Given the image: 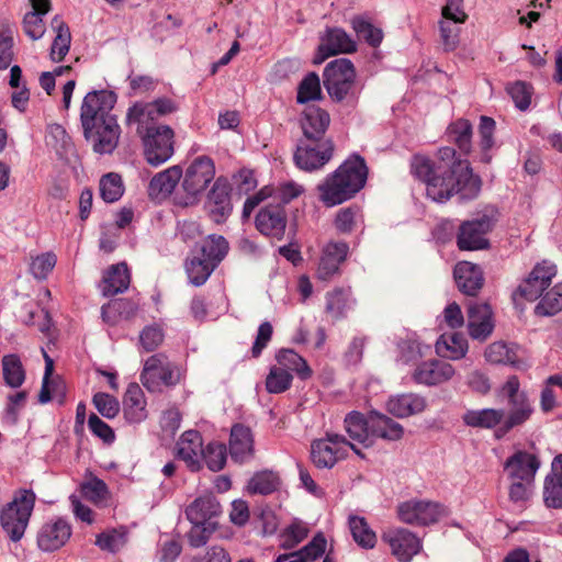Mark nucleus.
Masks as SVG:
<instances>
[{"mask_svg":"<svg viewBox=\"0 0 562 562\" xmlns=\"http://www.w3.org/2000/svg\"><path fill=\"white\" fill-rule=\"evenodd\" d=\"M203 440L199 431H184L177 442V456L192 472L202 468Z\"/></svg>","mask_w":562,"mask_h":562,"instance_id":"nucleus-23","label":"nucleus"},{"mask_svg":"<svg viewBox=\"0 0 562 562\" xmlns=\"http://www.w3.org/2000/svg\"><path fill=\"white\" fill-rule=\"evenodd\" d=\"M231 458L243 463L254 456V438L250 428L236 424L232 427L229 437Z\"/></svg>","mask_w":562,"mask_h":562,"instance_id":"nucleus-26","label":"nucleus"},{"mask_svg":"<svg viewBox=\"0 0 562 562\" xmlns=\"http://www.w3.org/2000/svg\"><path fill=\"white\" fill-rule=\"evenodd\" d=\"M518 348L515 345H507L503 341H495L487 346L484 356L486 361L494 364H510L517 369L522 368L524 362L517 353Z\"/></svg>","mask_w":562,"mask_h":562,"instance_id":"nucleus-36","label":"nucleus"},{"mask_svg":"<svg viewBox=\"0 0 562 562\" xmlns=\"http://www.w3.org/2000/svg\"><path fill=\"white\" fill-rule=\"evenodd\" d=\"M438 159V170L453 181V194H460L463 200H473L480 194L482 181L479 176L473 175L467 159L457 158L456 150L451 147L440 148Z\"/></svg>","mask_w":562,"mask_h":562,"instance_id":"nucleus-4","label":"nucleus"},{"mask_svg":"<svg viewBox=\"0 0 562 562\" xmlns=\"http://www.w3.org/2000/svg\"><path fill=\"white\" fill-rule=\"evenodd\" d=\"M382 540L390 546L392 554L400 562H409L423 548L420 539L405 528H391L384 531Z\"/></svg>","mask_w":562,"mask_h":562,"instance_id":"nucleus-15","label":"nucleus"},{"mask_svg":"<svg viewBox=\"0 0 562 562\" xmlns=\"http://www.w3.org/2000/svg\"><path fill=\"white\" fill-rule=\"evenodd\" d=\"M448 136L465 155L471 151L472 125L468 120L460 119L448 127Z\"/></svg>","mask_w":562,"mask_h":562,"instance_id":"nucleus-45","label":"nucleus"},{"mask_svg":"<svg viewBox=\"0 0 562 562\" xmlns=\"http://www.w3.org/2000/svg\"><path fill=\"white\" fill-rule=\"evenodd\" d=\"M351 26L357 33L358 38L364 40L369 45L376 47L381 44L383 33L380 29L373 26L369 21L362 16H355L351 20Z\"/></svg>","mask_w":562,"mask_h":562,"instance_id":"nucleus-49","label":"nucleus"},{"mask_svg":"<svg viewBox=\"0 0 562 562\" xmlns=\"http://www.w3.org/2000/svg\"><path fill=\"white\" fill-rule=\"evenodd\" d=\"M217 529L216 521H209L203 524H192L187 537L189 544L193 548H200L204 546L211 535Z\"/></svg>","mask_w":562,"mask_h":562,"instance_id":"nucleus-56","label":"nucleus"},{"mask_svg":"<svg viewBox=\"0 0 562 562\" xmlns=\"http://www.w3.org/2000/svg\"><path fill=\"white\" fill-rule=\"evenodd\" d=\"M307 528L302 524H292L281 536V547L284 549L294 548L307 536Z\"/></svg>","mask_w":562,"mask_h":562,"instance_id":"nucleus-62","label":"nucleus"},{"mask_svg":"<svg viewBox=\"0 0 562 562\" xmlns=\"http://www.w3.org/2000/svg\"><path fill=\"white\" fill-rule=\"evenodd\" d=\"M57 258L54 252H45L32 259L30 271L36 279H46L54 269Z\"/></svg>","mask_w":562,"mask_h":562,"instance_id":"nucleus-60","label":"nucleus"},{"mask_svg":"<svg viewBox=\"0 0 562 562\" xmlns=\"http://www.w3.org/2000/svg\"><path fill=\"white\" fill-rule=\"evenodd\" d=\"M345 430L349 436V441L362 445L364 448L373 446L371 437V425H369V415L364 416L360 412H350L344 419Z\"/></svg>","mask_w":562,"mask_h":562,"instance_id":"nucleus-27","label":"nucleus"},{"mask_svg":"<svg viewBox=\"0 0 562 562\" xmlns=\"http://www.w3.org/2000/svg\"><path fill=\"white\" fill-rule=\"evenodd\" d=\"M347 297L341 289H337L326 296V313L333 321H338L345 316Z\"/></svg>","mask_w":562,"mask_h":562,"instance_id":"nucleus-61","label":"nucleus"},{"mask_svg":"<svg viewBox=\"0 0 562 562\" xmlns=\"http://www.w3.org/2000/svg\"><path fill=\"white\" fill-rule=\"evenodd\" d=\"M176 110L172 100L159 98L153 102H136L127 111V124L135 126L144 145L145 158L154 167L162 165L173 155L175 132L168 125L157 124V121Z\"/></svg>","mask_w":562,"mask_h":562,"instance_id":"nucleus-1","label":"nucleus"},{"mask_svg":"<svg viewBox=\"0 0 562 562\" xmlns=\"http://www.w3.org/2000/svg\"><path fill=\"white\" fill-rule=\"evenodd\" d=\"M35 501L36 495L32 490L21 488L15 492L12 501L1 509V527L13 542L21 540L24 536Z\"/></svg>","mask_w":562,"mask_h":562,"instance_id":"nucleus-5","label":"nucleus"},{"mask_svg":"<svg viewBox=\"0 0 562 562\" xmlns=\"http://www.w3.org/2000/svg\"><path fill=\"white\" fill-rule=\"evenodd\" d=\"M493 226V217L486 214L461 223L457 235L458 248L468 251L487 249L490 247L487 234Z\"/></svg>","mask_w":562,"mask_h":562,"instance_id":"nucleus-13","label":"nucleus"},{"mask_svg":"<svg viewBox=\"0 0 562 562\" xmlns=\"http://www.w3.org/2000/svg\"><path fill=\"white\" fill-rule=\"evenodd\" d=\"M116 102L112 91L98 90L87 93L81 104L80 120L85 137L98 154H111L117 146L120 126L111 114Z\"/></svg>","mask_w":562,"mask_h":562,"instance_id":"nucleus-2","label":"nucleus"},{"mask_svg":"<svg viewBox=\"0 0 562 562\" xmlns=\"http://www.w3.org/2000/svg\"><path fill=\"white\" fill-rule=\"evenodd\" d=\"M52 26L56 31V36L50 47V58L53 61H60L69 52L71 35L67 24L55 16Z\"/></svg>","mask_w":562,"mask_h":562,"instance_id":"nucleus-38","label":"nucleus"},{"mask_svg":"<svg viewBox=\"0 0 562 562\" xmlns=\"http://www.w3.org/2000/svg\"><path fill=\"white\" fill-rule=\"evenodd\" d=\"M2 373L7 385L19 387L25 380V370L18 355H5L2 358Z\"/></svg>","mask_w":562,"mask_h":562,"instance_id":"nucleus-43","label":"nucleus"},{"mask_svg":"<svg viewBox=\"0 0 562 562\" xmlns=\"http://www.w3.org/2000/svg\"><path fill=\"white\" fill-rule=\"evenodd\" d=\"M100 195L106 203H113L121 199L124 186L120 175L110 172L100 179Z\"/></svg>","mask_w":562,"mask_h":562,"instance_id":"nucleus-47","label":"nucleus"},{"mask_svg":"<svg viewBox=\"0 0 562 562\" xmlns=\"http://www.w3.org/2000/svg\"><path fill=\"white\" fill-rule=\"evenodd\" d=\"M130 273L125 263L112 266L104 274L102 282V294L114 296L127 290L130 285Z\"/></svg>","mask_w":562,"mask_h":562,"instance_id":"nucleus-35","label":"nucleus"},{"mask_svg":"<svg viewBox=\"0 0 562 562\" xmlns=\"http://www.w3.org/2000/svg\"><path fill=\"white\" fill-rule=\"evenodd\" d=\"M215 268L214 263L209 262L200 255L188 259L186 263L189 281L195 286L204 284Z\"/></svg>","mask_w":562,"mask_h":562,"instance_id":"nucleus-42","label":"nucleus"},{"mask_svg":"<svg viewBox=\"0 0 562 562\" xmlns=\"http://www.w3.org/2000/svg\"><path fill=\"white\" fill-rule=\"evenodd\" d=\"M356 69L353 64L347 58H338L329 64L323 72L324 87L335 102L356 104L358 94L355 91Z\"/></svg>","mask_w":562,"mask_h":562,"instance_id":"nucleus-6","label":"nucleus"},{"mask_svg":"<svg viewBox=\"0 0 562 562\" xmlns=\"http://www.w3.org/2000/svg\"><path fill=\"white\" fill-rule=\"evenodd\" d=\"M463 23L445 18L439 22L440 37L446 50H454L458 47L460 36L459 24Z\"/></svg>","mask_w":562,"mask_h":562,"instance_id":"nucleus-55","label":"nucleus"},{"mask_svg":"<svg viewBox=\"0 0 562 562\" xmlns=\"http://www.w3.org/2000/svg\"><path fill=\"white\" fill-rule=\"evenodd\" d=\"M456 370L450 363L432 359L416 367L413 380L418 384L430 386L445 383L451 380Z\"/></svg>","mask_w":562,"mask_h":562,"instance_id":"nucleus-22","label":"nucleus"},{"mask_svg":"<svg viewBox=\"0 0 562 562\" xmlns=\"http://www.w3.org/2000/svg\"><path fill=\"white\" fill-rule=\"evenodd\" d=\"M415 177L426 183L427 196L438 203H445L453 196V181L446 178L428 157L415 155L411 162Z\"/></svg>","mask_w":562,"mask_h":562,"instance_id":"nucleus-9","label":"nucleus"},{"mask_svg":"<svg viewBox=\"0 0 562 562\" xmlns=\"http://www.w3.org/2000/svg\"><path fill=\"white\" fill-rule=\"evenodd\" d=\"M215 165L207 156H199L188 166L182 181L186 192L184 205L193 204L214 180Z\"/></svg>","mask_w":562,"mask_h":562,"instance_id":"nucleus-10","label":"nucleus"},{"mask_svg":"<svg viewBox=\"0 0 562 562\" xmlns=\"http://www.w3.org/2000/svg\"><path fill=\"white\" fill-rule=\"evenodd\" d=\"M226 446L222 442H210L203 450L202 461L213 472L221 471L226 463Z\"/></svg>","mask_w":562,"mask_h":562,"instance_id":"nucleus-52","label":"nucleus"},{"mask_svg":"<svg viewBox=\"0 0 562 562\" xmlns=\"http://www.w3.org/2000/svg\"><path fill=\"white\" fill-rule=\"evenodd\" d=\"M330 124L329 113L316 105L307 106L303 112L301 126L306 140H319Z\"/></svg>","mask_w":562,"mask_h":562,"instance_id":"nucleus-25","label":"nucleus"},{"mask_svg":"<svg viewBox=\"0 0 562 562\" xmlns=\"http://www.w3.org/2000/svg\"><path fill=\"white\" fill-rule=\"evenodd\" d=\"M506 416L507 413L502 408L469 409L462 415V422L472 428H496V431L506 419Z\"/></svg>","mask_w":562,"mask_h":562,"instance_id":"nucleus-28","label":"nucleus"},{"mask_svg":"<svg viewBox=\"0 0 562 562\" xmlns=\"http://www.w3.org/2000/svg\"><path fill=\"white\" fill-rule=\"evenodd\" d=\"M495 130V121L488 116H481L480 122V146L482 149L481 160L485 164H488L492 159V156L488 154V150L494 145L493 134Z\"/></svg>","mask_w":562,"mask_h":562,"instance_id":"nucleus-54","label":"nucleus"},{"mask_svg":"<svg viewBox=\"0 0 562 562\" xmlns=\"http://www.w3.org/2000/svg\"><path fill=\"white\" fill-rule=\"evenodd\" d=\"M165 334L160 326L154 324L146 326L139 334V344L146 352L154 351L164 341Z\"/></svg>","mask_w":562,"mask_h":562,"instance_id":"nucleus-58","label":"nucleus"},{"mask_svg":"<svg viewBox=\"0 0 562 562\" xmlns=\"http://www.w3.org/2000/svg\"><path fill=\"white\" fill-rule=\"evenodd\" d=\"M426 400L414 393L391 397L386 403L387 412L398 418L419 414L426 408Z\"/></svg>","mask_w":562,"mask_h":562,"instance_id":"nucleus-32","label":"nucleus"},{"mask_svg":"<svg viewBox=\"0 0 562 562\" xmlns=\"http://www.w3.org/2000/svg\"><path fill=\"white\" fill-rule=\"evenodd\" d=\"M279 367L295 372L302 380L311 378L312 370L304 358L292 349H282L277 355Z\"/></svg>","mask_w":562,"mask_h":562,"instance_id":"nucleus-40","label":"nucleus"},{"mask_svg":"<svg viewBox=\"0 0 562 562\" xmlns=\"http://www.w3.org/2000/svg\"><path fill=\"white\" fill-rule=\"evenodd\" d=\"M319 77L315 72H310L299 85L296 101L306 103L321 98Z\"/></svg>","mask_w":562,"mask_h":562,"instance_id":"nucleus-53","label":"nucleus"},{"mask_svg":"<svg viewBox=\"0 0 562 562\" xmlns=\"http://www.w3.org/2000/svg\"><path fill=\"white\" fill-rule=\"evenodd\" d=\"M349 528L353 540L364 549H372L376 543L375 532L370 528L367 520L360 516L349 517Z\"/></svg>","mask_w":562,"mask_h":562,"instance_id":"nucleus-44","label":"nucleus"},{"mask_svg":"<svg viewBox=\"0 0 562 562\" xmlns=\"http://www.w3.org/2000/svg\"><path fill=\"white\" fill-rule=\"evenodd\" d=\"M369 425H371V437L381 438L386 441H397L404 436L403 426L389 417L387 415L371 412L369 414Z\"/></svg>","mask_w":562,"mask_h":562,"instance_id":"nucleus-29","label":"nucleus"},{"mask_svg":"<svg viewBox=\"0 0 562 562\" xmlns=\"http://www.w3.org/2000/svg\"><path fill=\"white\" fill-rule=\"evenodd\" d=\"M92 403L97 411L105 418H114L120 412L119 401L108 393L99 392L94 394Z\"/></svg>","mask_w":562,"mask_h":562,"instance_id":"nucleus-59","label":"nucleus"},{"mask_svg":"<svg viewBox=\"0 0 562 562\" xmlns=\"http://www.w3.org/2000/svg\"><path fill=\"white\" fill-rule=\"evenodd\" d=\"M292 374L282 367H272L266 378V390L271 394L283 393L292 384Z\"/></svg>","mask_w":562,"mask_h":562,"instance_id":"nucleus-48","label":"nucleus"},{"mask_svg":"<svg viewBox=\"0 0 562 562\" xmlns=\"http://www.w3.org/2000/svg\"><path fill=\"white\" fill-rule=\"evenodd\" d=\"M547 288L548 286L539 280L533 281L532 276L529 274V277L518 286L517 293L527 301H536L544 295L543 292Z\"/></svg>","mask_w":562,"mask_h":562,"instance_id":"nucleus-63","label":"nucleus"},{"mask_svg":"<svg viewBox=\"0 0 562 562\" xmlns=\"http://www.w3.org/2000/svg\"><path fill=\"white\" fill-rule=\"evenodd\" d=\"M367 176L364 159L359 155H351L318 184L319 200L326 206H335L351 199L363 188Z\"/></svg>","mask_w":562,"mask_h":562,"instance_id":"nucleus-3","label":"nucleus"},{"mask_svg":"<svg viewBox=\"0 0 562 562\" xmlns=\"http://www.w3.org/2000/svg\"><path fill=\"white\" fill-rule=\"evenodd\" d=\"M349 450H352L360 458H364L361 449L345 436L327 432L324 438L312 442L311 459L318 469H331L338 461L348 457Z\"/></svg>","mask_w":562,"mask_h":562,"instance_id":"nucleus-8","label":"nucleus"},{"mask_svg":"<svg viewBox=\"0 0 562 562\" xmlns=\"http://www.w3.org/2000/svg\"><path fill=\"white\" fill-rule=\"evenodd\" d=\"M71 536L70 526L63 519L47 522L37 533V544L43 551L52 552L60 549Z\"/></svg>","mask_w":562,"mask_h":562,"instance_id":"nucleus-24","label":"nucleus"},{"mask_svg":"<svg viewBox=\"0 0 562 562\" xmlns=\"http://www.w3.org/2000/svg\"><path fill=\"white\" fill-rule=\"evenodd\" d=\"M231 184L224 177H218L207 194V206L211 217L216 223H223L232 213Z\"/></svg>","mask_w":562,"mask_h":562,"instance_id":"nucleus-19","label":"nucleus"},{"mask_svg":"<svg viewBox=\"0 0 562 562\" xmlns=\"http://www.w3.org/2000/svg\"><path fill=\"white\" fill-rule=\"evenodd\" d=\"M325 549L326 539L322 533H317L310 543L296 552L301 553V557L304 558L305 562H307L314 561L322 557L325 552Z\"/></svg>","mask_w":562,"mask_h":562,"instance_id":"nucleus-64","label":"nucleus"},{"mask_svg":"<svg viewBox=\"0 0 562 562\" xmlns=\"http://www.w3.org/2000/svg\"><path fill=\"white\" fill-rule=\"evenodd\" d=\"M447 514L446 507L437 502L411 499L397 507V515L402 522L416 526L436 524Z\"/></svg>","mask_w":562,"mask_h":562,"instance_id":"nucleus-14","label":"nucleus"},{"mask_svg":"<svg viewBox=\"0 0 562 562\" xmlns=\"http://www.w3.org/2000/svg\"><path fill=\"white\" fill-rule=\"evenodd\" d=\"M124 415L131 423H140L147 417L146 400L137 383H131L123 398Z\"/></svg>","mask_w":562,"mask_h":562,"instance_id":"nucleus-34","label":"nucleus"},{"mask_svg":"<svg viewBox=\"0 0 562 562\" xmlns=\"http://www.w3.org/2000/svg\"><path fill=\"white\" fill-rule=\"evenodd\" d=\"M229 249L228 241L220 235H210L202 244L200 256L217 267Z\"/></svg>","mask_w":562,"mask_h":562,"instance_id":"nucleus-41","label":"nucleus"},{"mask_svg":"<svg viewBox=\"0 0 562 562\" xmlns=\"http://www.w3.org/2000/svg\"><path fill=\"white\" fill-rule=\"evenodd\" d=\"M221 512V505L216 497L212 494H206L198 497L187 508L186 514L191 524H203L215 521L214 519Z\"/></svg>","mask_w":562,"mask_h":562,"instance_id":"nucleus-30","label":"nucleus"},{"mask_svg":"<svg viewBox=\"0 0 562 562\" xmlns=\"http://www.w3.org/2000/svg\"><path fill=\"white\" fill-rule=\"evenodd\" d=\"M453 277L460 292L468 296H476L484 285L482 268L470 261H460L454 266Z\"/></svg>","mask_w":562,"mask_h":562,"instance_id":"nucleus-20","label":"nucleus"},{"mask_svg":"<svg viewBox=\"0 0 562 562\" xmlns=\"http://www.w3.org/2000/svg\"><path fill=\"white\" fill-rule=\"evenodd\" d=\"M468 333L474 340L485 341L495 327L494 315L488 303H470L467 308Z\"/></svg>","mask_w":562,"mask_h":562,"instance_id":"nucleus-16","label":"nucleus"},{"mask_svg":"<svg viewBox=\"0 0 562 562\" xmlns=\"http://www.w3.org/2000/svg\"><path fill=\"white\" fill-rule=\"evenodd\" d=\"M181 177L182 170L179 166H172L161 172H158L149 182V196L151 199H165L169 196Z\"/></svg>","mask_w":562,"mask_h":562,"instance_id":"nucleus-33","label":"nucleus"},{"mask_svg":"<svg viewBox=\"0 0 562 562\" xmlns=\"http://www.w3.org/2000/svg\"><path fill=\"white\" fill-rule=\"evenodd\" d=\"M501 393L507 398L508 412L502 426L494 432L495 438L502 439L510 430L522 426L533 414V406L516 375H510L501 387Z\"/></svg>","mask_w":562,"mask_h":562,"instance_id":"nucleus-7","label":"nucleus"},{"mask_svg":"<svg viewBox=\"0 0 562 562\" xmlns=\"http://www.w3.org/2000/svg\"><path fill=\"white\" fill-rule=\"evenodd\" d=\"M540 468L539 458L531 452L518 450L504 463V470L512 481H522L532 484Z\"/></svg>","mask_w":562,"mask_h":562,"instance_id":"nucleus-17","label":"nucleus"},{"mask_svg":"<svg viewBox=\"0 0 562 562\" xmlns=\"http://www.w3.org/2000/svg\"><path fill=\"white\" fill-rule=\"evenodd\" d=\"M257 229L271 238L282 239L286 228V214L284 209L277 205H268L260 210L256 216Z\"/></svg>","mask_w":562,"mask_h":562,"instance_id":"nucleus-21","label":"nucleus"},{"mask_svg":"<svg viewBox=\"0 0 562 562\" xmlns=\"http://www.w3.org/2000/svg\"><path fill=\"white\" fill-rule=\"evenodd\" d=\"M507 92L520 111H526L530 106L532 87L529 83L516 81L507 87Z\"/></svg>","mask_w":562,"mask_h":562,"instance_id":"nucleus-57","label":"nucleus"},{"mask_svg":"<svg viewBox=\"0 0 562 562\" xmlns=\"http://www.w3.org/2000/svg\"><path fill=\"white\" fill-rule=\"evenodd\" d=\"M468 351V340L460 333L443 334L436 342L438 356L452 360L461 359Z\"/></svg>","mask_w":562,"mask_h":562,"instance_id":"nucleus-37","label":"nucleus"},{"mask_svg":"<svg viewBox=\"0 0 562 562\" xmlns=\"http://www.w3.org/2000/svg\"><path fill=\"white\" fill-rule=\"evenodd\" d=\"M335 153V143L331 138L319 140H300L293 159L297 168L304 171H315L327 165Z\"/></svg>","mask_w":562,"mask_h":562,"instance_id":"nucleus-11","label":"nucleus"},{"mask_svg":"<svg viewBox=\"0 0 562 562\" xmlns=\"http://www.w3.org/2000/svg\"><path fill=\"white\" fill-rule=\"evenodd\" d=\"M543 498L548 507H562V454H558L551 464V473L546 477Z\"/></svg>","mask_w":562,"mask_h":562,"instance_id":"nucleus-31","label":"nucleus"},{"mask_svg":"<svg viewBox=\"0 0 562 562\" xmlns=\"http://www.w3.org/2000/svg\"><path fill=\"white\" fill-rule=\"evenodd\" d=\"M560 311H562V282L546 292L536 306V312L540 315H554Z\"/></svg>","mask_w":562,"mask_h":562,"instance_id":"nucleus-50","label":"nucleus"},{"mask_svg":"<svg viewBox=\"0 0 562 562\" xmlns=\"http://www.w3.org/2000/svg\"><path fill=\"white\" fill-rule=\"evenodd\" d=\"M127 535L125 527L108 529L97 537L95 544L103 551L114 553L125 547Z\"/></svg>","mask_w":562,"mask_h":562,"instance_id":"nucleus-46","label":"nucleus"},{"mask_svg":"<svg viewBox=\"0 0 562 562\" xmlns=\"http://www.w3.org/2000/svg\"><path fill=\"white\" fill-rule=\"evenodd\" d=\"M356 42L345 30L339 27L327 29L318 47V54L321 56H317L314 63L321 64L329 56L349 54L356 52Z\"/></svg>","mask_w":562,"mask_h":562,"instance_id":"nucleus-18","label":"nucleus"},{"mask_svg":"<svg viewBox=\"0 0 562 562\" xmlns=\"http://www.w3.org/2000/svg\"><path fill=\"white\" fill-rule=\"evenodd\" d=\"M280 485L278 473L271 470H263L255 473L249 480L247 491L250 494L268 495L277 491Z\"/></svg>","mask_w":562,"mask_h":562,"instance_id":"nucleus-39","label":"nucleus"},{"mask_svg":"<svg viewBox=\"0 0 562 562\" xmlns=\"http://www.w3.org/2000/svg\"><path fill=\"white\" fill-rule=\"evenodd\" d=\"M178 381L177 368L165 353L158 352L145 360L140 382L149 392L160 391L161 385L171 386Z\"/></svg>","mask_w":562,"mask_h":562,"instance_id":"nucleus-12","label":"nucleus"},{"mask_svg":"<svg viewBox=\"0 0 562 562\" xmlns=\"http://www.w3.org/2000/svg\"><path fill=\"white\" fill-rule=\"evenodd\" d=\"M14 40L12 27L3 21H0V69H7L14 57Z\"/></svg>","mask_w":562,"mask_h":562,"instance_id":"nucleus-51","label":"nucleus"}]
</instances>
